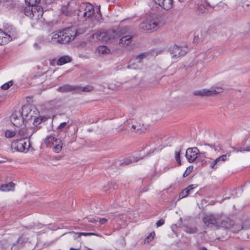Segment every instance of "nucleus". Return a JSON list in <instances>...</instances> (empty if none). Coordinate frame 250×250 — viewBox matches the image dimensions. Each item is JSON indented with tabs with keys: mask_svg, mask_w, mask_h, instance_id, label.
I'll return each instance as SVG.
<instances>
[{
	"mask_svg": "<svg viewBox=\"0 0 250 250\" xmlns=\"http://www.w3.org/2000/svg\"><path fill=\"white\" fill-rule=\"evenodd\" d=\"M76 32L72 28H65L53 33L47 37L49 42L53 44L57 43H66L75 39Z\"/></svg>",
	"mask_w": 250,
	"mask_h": 250,
	"instance_id": "f257e3e1",
	"label": "nucleus"
},
{
	"mask_svg": "<svg viewBox=\"0 0 250 250\" xmlns=\"http://www.w3.org/2000/svg\"><path fill=\"white\" fill-rule=\"evenodd\" d=\"M95 8L92 4L89 2H83L78 7L76 14L78 19L81 21L92 18L95 14Z\"/></svg>",
	"mask_w": 250,
	"mask_h": 250,
	"instance_id": "f03ea898",
	"label": "nucleus"
},
{
	"mask_svg": "<svg viewBox=\"0 0 250 250\" xmlns=\"http://www.w3.org/2000/svg\"><path fill=\"white\" fill-rule=\"evenodd\" d=\"M118 33L114 30L101 29L92 35L93 38L103 42H107L110 40L117 38Z\"/></svg>",
	"mask_w": 250,
	"mask_h": 250,
	"instance_id": "7ed1b4c3",
	"label": "nucleus"
},
{
	"mask_svg": "<svg viewBox=\"0 0 250 250\" xmlns=\"http://www.w3.org/2000/svg\"><path fill=\"white\" fill-rule=\"evenodd\" d=\"M223 92V88L219 86H212L209 89L204 88L197 90L193 92L194 96L200 97H209L216 95Z\"/></svg>",
	"mask_w": 250,
	"mask_h": 250,
	"instance_id": "20e7f679",
	"label": "nucleus"
},
{
	"mask_svg": "<svg viewBox=\"0 0 250 250\" xmlns=\"http://www.w3.org/2000/svg\"><path fill=\"white\" fill-rule=\"evenodd\" d=\"M17 33L16 29L11 27V30L8 31V32H5L0 29V45H4L13 39L17 38Z\"/></svg>",
	"mask_w": 250,
	"mask_h": 250,
	"instance_id": "39448f33",
	"label": "nucleus"
},
{
	"mask_svg": "<svg viewBox=\"0 0 250 250\" xmlns=\"http://www.w3.org/2000/svg\"><path fill=\"white\" fill-rule=\"evenodd\" d=\"M220 215L209 214L206 215L203 219L205 224L211 229H219V221Z\"/></svg>",
	"mask_w": 250,
	"mask_h": 250,
	"instance_id": "423d86ee",
	"label": "nucleus"
},
{
	"mask_svg": "<svg viewBox=\"0 0 250 250\" xmlns=\"http://www.w3.org/2000/svg\"><path fill=\"white\" fill-rule=\"evenodd\" d=\"M25 7L24 12L25 15L35 20H39L43 14L42 9L40 7L27 5Z\"/></svg>",
	"mask_w": 250,
	"mask_h": 250,
	"instance_id": "0eeeda50",
	"label": "nucleus"
},
{
	"mask_svg": "<svg viewBox=\"0 0 250 250\" xmlns=\"http://www.w3.org/2000/svg\"><path fill=\"white\" fill-rule=\"evenodd\" d=\"M11 149L13 151L27 152L30 149L33 150L30 142H12Z\"/></svg>",
	"mask_w": 250,
	"mask_h": 250,
	"instance_id": "6e6552de",
	"label": "nucleus"
},
{
	"mask_svg": "<svg viewBox=\"0 0 250 250\" xmlns=\"http://www.w3.org/2000/svg\"><path fill=\"white\" fill-rule=\"evenodd\" d=\"M38 114L39 112L35 107H32L29 105L23 106L22 107L21 115L25 120H31Z\"/></svg>",
	"mask_w": 250,
	"mask_h": 250,
	"instance_id": "1a4fd4ad",
	"label": "nucleus"
},
{
	"mask_svg": "<svg viewBox=\"0 0 250 250\" xmlns=\"http://www.w3.org/2000/svg\"><path fill=\"white\" fill-rule=\"evenodd\" d=\"M125 125L127 126L126 130L134 132L138 134L145 132L146 129V127L144 126V124L141 122H135L134 123L131 122V123H128Z\"/></svg>",
	"mask_w": 250,
	"mask_h": 250,
	"instance_id": "9d476101",
	"label": "nucleus"
},
{
	"mask_svg": "<svg viewBox=\"0 0 250 250\" xmlns=\"http://www.w3.org/2000/svg\"><path fill=\"white\" fill-rule=\"evenodd\" d=\"M188 51V49L185 46L174 45L169 48L171 58L175 59L185 55Z\"/></svg>",
	"mask_w": 250,
	"mask_h": 250,
	"instance_id": "9b49d317",
	"label": "nucleus"
},
{
	"mask_svg": "<svg viewBox=\"0 0 250 250\" xmlns=\"http://www.w3.org/2000/svg\"><path fill=\"white\" fill-rule=\"evenodd\" d=\"M149 54L148 52H144L137 55L135 59L129 62L128 67L133 69L140 68L141 66V60L148 57Z\"/></svg>",
	"mask_w": 250,
	"mask_h": 250,
	"instance_id": "f8f14e48",
	"label": "nucleus"
},
{
	"mask_svg": "<svg viewBox=\"0 0 250 250\" xmlns=\"http://www.w3.org/2000/svg\"><path fill=\"white\" fill-rule=\"evenodd\" d=\"M158 27V23L154 20L145 21L142 22L139 28L144 31H151L156 30Z\"/></svg>",
	"mask_w": 250,
	"mask_h": 250,
	"instance_id": "ddd939ff",
	"label": "nucleus"
},
{
	"mask_svg": "<svg viewBox=\"0 0 250 250\" xmlns=\"http://www.w3.org/2000/svg\"><path fill=\"white\" fill-rule=\"evenodd\" d=\"M219 221V228H223L226 229H229L232 228L234 225L233 221L230 218L220 215Z\"/></svg>",
	"mask_w": 250,
	"mask_h": 250,
	"instance_id": "4468645a",
	"label": "nucleus"
},
{
	"mask_svg": "<svg viewBox=\"0 0 250 250\" xmlns=\"http://www.w3.org/2000/svg\"><path fill=\"white\" fill-rule=\"evenodd\" d=\"M199 151L196 147L188 148L186 151V157L189 163H192L197 158Z\"/></svg>",
	"mask_w": 250,
	"mask_h": 250,
	"instance_id": "2eb2a0df",
	"label": "nucleus"
},
{
	"mask_svg": "<svg viewBox=\"0 0 250 250\" xmlns=\"http://www.w3.org/2000/svg\"><path fill=\"white\" fill-rule=\"evenodd\" d=\"M75 5V3L73 1H71L68 2L66 5L62 6L61 8V12L62 14L65 16L71 15L75 11L73 9V6Z\"/></svg>",
	"mask_w": 250,
	"mask_h": 250,
	"instance_id": "dca6fc26",
	"label": "nucleus"
},
{
	"mask_svg": "<svg viewBox=\"0 0 250 250\" xmlns=\"http://www.w3.org/2000/svg\"><path fill=\"white\" fill-rule=\"evenodd\" d=\"M24 118L20 113L18 115L17 113H13L10 117V121L16 127H20L24 123Z\"/></svg>",
	"mask_w": 250,
	"mask_h": 250,
	"instance_id": "f3484780",
	"label": "nucleus"
},
{
	"mask_svg": "<svg viewBox=\"0 0 250 250\" xmlns=\"http://www.w3.org/2000/svg\"><path fill=\"white\" fill-rule=\"evenodd\" d=\"M153 1L166 10L170 9L173 6V0H153Z\"/></svg>",
	"mask_w": 250,
	"mask_h": 250,
	"instance_id": "a211bd4d",
	"label": "nucleus"
},
{
	"mask_svg": "<svg viewBox=\"0 0 250 250\" xmlns=\"http://www.w3.org/2000/svg\"><path fill=\"white\" fill-rule=\"evenodd\" d=\"M32 133L33 129L32 128H22L19 132V135L21 137L19 141L30 139Z\"/></svg>",
	"mask_w": 250,
	"mask_h": 250,
	"instance_id": "6ab92c4d",
	"label": "nucleus"
},
{
	"mask_svg": "<svg viewBox=\"0 0 250 250\" xmlns=\"http://www.w3.org/2000/svg\"><path fill=\"white\" fill-rule=\"evenodd\" d=\"M210 5L207 0H202L201 2L197 3L196 10L199 13L203 14L206 13Z\"/></svg>",
	"mask_w": 250,
	"mask_h": 250,
	"instance_id": "aec40b11",
	"label": "nucleus"
},
{
	"mask_svg": "<svg viewBox=\"0 0 250 250\" xmlns=\"http://www.w3.org/2000/svg\"><path fill=\"white\" fill-rule=\"evenodd\" d=\"M47 146L52 148V150L55 153H59L62 148V142H46Z\"/></svg>",
	"mask_w": 250,
	"mask_h": 250,
	"instance_id": "412c9836",
	"label": "nucleus"
},
{
	"mask_svg": "<svg viewBox=\"0 0 250 250\" xmlns=\"http://www.w3.org/2000/svg\"><path fill=\"white\" fill-rule=\"evenodd\" d=\"M227 159V156L226 155H223L213 161H211L209 163L210 167L212 169H216L218 168V166H220L222 162L226 161Z\"/></svg>",
	"mask_w": 250,
	"mask_h": 250,
	"instance_id": "4be33fe9",
	"label": "nucleus"
},
{
	"mask_svg": "<svg viewBox=\"0 0 250 250\" xmlns=\"http://www.w3.org/2000/svg\"><path fill=\"white\" fill-rule=\"evenodd\" d=\"M94 87L91 85H87L84 86H76V93H81L82 92H90L93 90Z\"/></svg>",
	"mask_w": 250,
	"mask_h": 250,
	"instance_id": "5701e85b",
	"label": "nucleus"
},
{
	"mask_svg": "<svg viewBox=\"0 0 250 250\" xmlns=\"http://www.w3.org/2000/svg\"><path fill=\"white\" fill-rule=\"evenodd\" d=\"M58 91L60 92H68L74 91L76 93V86L65 84L58 87Z\"/></svg>",
	"mask_w": 250,
	"mask_h": 250,
	"instance_id": "b1692460",
	"label": "nucleus"
},
{
	"mask_svg": "<svg viewBox=\"0 0 250 250\" xmlns=\"http://www.w3.org/2000/svg\"><path fill=\"white\" fill-rule=\"evenodd\" d=\"M15 186L13 182H10L6 184L1 185L0 187V190L3 191H8L12 190Z\"/></svg>",
	"mask_w": 250,
	"mask_h": 250,
	"instance_id": "393cba45",
	"label": "nucleus"
},
{
	"mask_svg": "<svg viewBox=\"0 0 250 250\" xmlns=\"http://www.w3.org/2000/svg\"><path fill=\"white\" fill-rule=\"evenodd\" d=\"M132 41V37L130 36H126L122 37L120 40V44L123 45H129Z\"/></svg>",
	"mask_w": 250,
	"mask_h": 250,
	"instance_id": "a878e982",
	"label": "nucleus"
},
{
	"mask_svg": "<svg viewBox=\"0 0 250 250\" xmlns=\"http://www.w3.org/2000/svg\"><path fill=\"white\" fill-rule=\"evenodd\" d=\"M71 59L68 56H63L61 57L57 61V64L62 65L63 64L70 62Z\"/></svg>",
	"mask_w": 250,
	"mask_h": 250,
	"instance_id": "bb28decb",
	"label": "nucleus"
},
{
	"mask_svg": "<svg viewBox=\"0 0 250 250\" xmlns=\"http://www.w3.org/2000/svg\"><path fill=\"white\" fill-rule=\"evenodd\" d=\"M38 115H36V117H34L33 119V125L35 126L38 127L42 122L45 121L46 120V118L42 117H37Z\"/></svg>",
	"mask_w": 250,
	"mask_h": 250,
	"instance_id": "cd10ccee",
	"label": "nucleus"
},
{
	"mask_svg": "<svg viewBox=\"0 0 250 250\" xmlns=\"http://www.w3.org/2000/svg\"><path fill=\"white\" fill-rule=\"evenodd\" d=\"M98 53L100 55H104L108 54L110 50L105 46H100L97 48Z\"/></svg>",
	"mask_w": 250,
	"mask_h": 250,
	"instance_id": "c85d7f7f",
	"label": "nucleus"
},
{
	"mask_svg": "<svg viewBox=\"0 0 250 250\" xmlns=\"http://www.w3.org/2000/svg\"><path fill=\"white\" fill-rule=\"evenodd\" d=\"M47 42H49L48 41L47 39H46V40L41 39V40H39L38 41V42H36L34 44V46L35 48H36L37 49H39L41 48L42 45L44 44Z\"/></svg>",
	"mask_w": 250,
	"mask_h": 250,
	"instance_id": "c756f323",
	"label": "nucleus"
},
{
	"mask_svg": "<svg viewBox=\"0 0 250 250\" xmlns=\"http://www.w3.org/2000/svg\"><path fill=\"white\" fill-rule=\"evenodd\" d=\"M139 160V159L137 157H130L126 158L124 160V164L125 165H129L134 162H137Z\"/></svg>",
	"mask_w": 250,
	"mask_h": 250,
	"instance_id": "7c9ffc66",
	"label": "nucleus"
},
{
	"mask_svg": "<svg viewBox=\"0 0 250 250\" xmlns=\"http://www.w3.org/2000/svg\"><path fill=\"white\" fill-rule=\"evenodd\" d=\"M67 122H63L60 124L57 127V129L58 131H62L65 129H68L70 127V125H67Z\"/></svg>",
	"mask_w": 250,
	"mask_h": 250,
	"instance_id": "2f4dec72",
	"label": "nucleus"
},
{
	"mask_svg": "<svg viewBox=\"0 0 250 250\" xmlns=\"http://www.w3.org/2000/svg\"><path fill=\"white\" fill-rule=\"evenodd\" d=\"M41 0H25L27 5L36 7L37 4L40 2Z\"/></svg>",
	"mask_w": 250,
	"mask_h": 250,
	"instance_id": "473e14b6",
	"label": "nucleus"
},
{
	"mask_svg": "<svg viewBox=\"0 0 250 250\" xmlns=\"http://www.w3.org/2000/svg\"><path fill=\"white\" fill-rule=\"evenodd\" d=\"M197 229L195 227L187 226L185 227V231L189 234L195 233L197 232Z\"/></svg>",
	"mask_w": 250,
	"mask_h": 250,
	"instance_id": "72a5a7b5",
	"label": "nucleus"
},
{
	"mask_svg": "<svg viewBox=\"0 0 250 250\" xmlns=\"http://www.w3.org/2000/svg\"><path fill=\"white\" fill-rule=\"evenodd\" d=\"M155 235V233L154 231H152L150 233L148 236H147L145 239V243H149L151 242L153 239Z\"/></svg>",
	"mask_w": 250,
	"mask_h": 250,
	"instance_id": "f704fd0d",
	"label": "nucleus"
},
{
	"mask_svg": "<svg viewBox=\"0 0 250 250\" xmlns=\"http://www.w3.org/2000/svg\"><path fill=\"white\" fill-rule=\"evenodd\" d=\"M16 133L14 131L10 130H7L5 132V137L7 138H11L15 135Z\"/></svg>",
	"mask_w": 250,
	"mask_h": 250,
	"instance_id": "c9c22d12",
	"label": "nucleus"
},
{
	"mask_svg": "<svg viewBox=\"0 0 250 250\" xmlns=\"http://www.w3.org/2000/svg\"><path fill=\"white\" fill-rule=\"evenodd\" d=\"M13 84V82L12 81H9L7 83L3 84L1 85V88L4 90L8 89L11 86H12Z\"/></svg>",
	"mask_w": 250,
	"mask_h": 250,
	"instance_id": "e433bc0d",
	"label": "nucleus"
},
{
	"mask_svg": "<svg viewBox=\"0 0 250 250\" xmlns=\"http://www.w3.org/2000/svg\"><path fill=\"white\" fill-rule=\"evenodd\" d=\"M190 194L188 191V189L187 190L186 188L184 189L180 194L179 196L180 198H184L188 196Z\"/></svg>",
	"mask_w": 250,
	"mask_h": 250,
	"instance_id": "4c0bfd02",
	"label": "nucleus"
},
{
	"mask_svg": "<svg viewBox=\"0 0 250 250\" xmlns=\"http://www.w3.org/2000/svg\"><path fill=\"white\" fill-rule=\"evenodd\" d=\"M193 168V167L192 166H190V167H187L186 171H185V172L183 174V176L186 177L192 171Z\"/></svg>",
	"mask_w": 250,
	"mask_h": 250,
	"instance_id": "58836bf2",
	"label": "nucleus"
},
{
	"mask_svg": "<svg viewBox=\"0 0 250 250\" xmlns=\"http://www.w3.org/2000/svg\"><path fill=\"white\" fill-rule=\"evenodd\" d=\"M152 139H155L157 141L159 140H163V139H167V138H165L163 135H161L160 133H158L155 135L153 137H152Z\"/></svg>",
	"mask_w": 250,
	"mask_h": 250,
	"instance_id": "ea45409f",
	"label": "nucleus"
},
{
	"mask_svg": "<svg viewBox=\"0 0 250 250\" xmlns=\"http://www.w3.org/2000/svg\"><path fill=\"white\" fill-rule=\"evenodd\" d=\"M175 157L177 163L181 164L180 161V151H176L175 152Z\"/></svg>",
	"mask_w": 250,
	"mask_h": 250,
	"instance_id": "a19ab883",
	"label": "nucleus"
},
{
	"mask_svg": "<svg viewBox=\"0 0 250 250\" xmlns=\"http://www.w3.org/2000/svg\"><path fill=\"white\" fill-rule=\"evenodd\" d=\"M78 234L79 235V237H80L81 235H84L85 236H90V235H98L95 233H92V232H80L78 233Z\"/></svg>",
	"mask_w": 250,
	"mask_h": 250,
	"instance_id": "79ce46f5",
	"label": "nucleus"
},
{
	"mask_svg": "<svg viewBox=\"0 0 250 250\" xmlns=\"http://www.w3.org/2000/svg\"><path fill=\"white\" fill-rule=\"evenodd\" d=\"M164 223H165V220L163 219H161L156 222V225L157 227H160L163 226L164 224Z\"/></svg>",
	"mask_w": 250,
	"mask_h": 250,
	"instance_id": "37998d69",
	"label": "nucleus"
},
{
	"mask_svg": "<svg viewBox=\"0 0 250 250\" xmlns=\"http://www.w3.org/2000/svg\"><path fill=\"white\" fill-rule=\"evenodd\" d=\"M196 186L195 185H190L188 186L187 188H186L187 190L188 189V191L190 193L191 190L196 188Z\"/></svg>",
	"mask_w": 250,
	"mask_h": 250,
	"instance_id": "c03bdc74",
	"label": "nucleus"
},
{
	"mask_svg": "<svg viewBox=\"0 0 250 250\" xmlns=\"http://www.w3.org/2000/svg\"><path fill=\"white\" fill-rule=\"evenodd\" d=\"M87 220L88 222L92 223H96L98 221V219L95 218H88Z\"/></svg>",
	"mask_w": 250,
	"mask_h": 250,
	"instance_id": "a18cd8bd",
	"label": "nucleus"
},
{
	"mask_svg": "<svg viewBox=\"0 0 250 250\" xmlns=\"http://www.w3.org/2000/svg\"><path fill=\"white\" fill-rule=\"evenodd\" d=\"M107 219L105 218H102L99 219V223L101 225H104L107 222Z\"/></svg>",
	"mask_w": 250,
	"mask_h": 250,
	"instance_id": "49530a36",
	"label": "nucleus"
},
{
	"mask_svg": "<svg viewBox=\"0 0 250 250\" xmlns=\"http://www.w3.org/2000/svg\"><path fill=\"white\" fill-rule=\"evenodd\" d=\"M164 147L165 146H162L160 145L159 147L155 148L153 150V151L158 152V151L162 150Z\"/></svg>",
	"mask_w": 250,
	"mask_h": 250,
	"instance_id": "de8ad7c7",
	"label": "nucleus"
},
{
	"mask_svg": "<svg viewBox=\"0 0 250 250\" xmlns=\"http://www.w3.org/2000/svg\"><path fill=\"white\" fill-rule=\"evenodd\" d=\"M250 146H247L246 148L243 147L240 148V151H250Z\"/></svg>",
	"mask_w": 250,
	"mask_h": 250,
	"instance_id": "09e8293b",
	"label": "nucleus"
},
{
	"mask_svg": "<svg viewBox=\"0 0 250 250\" xmlns=\"http://www.w3.org/2000/svg\"><path fill=\"white\" fill-rule=\"evenodd\" d=\"M96 10H97L96 12H97V14L100 15V6L97 7Z\"/></svg>",
	"mask_w": 250,
	"mask_h": 250,
	"instance_id": "8fccbe9b",
	"label": "nucleus"
},
{
	"mask_svg": "<svg viewBox=\"0 0 250 250\" xmlns=\"http://www.w3.org/2000/svg\"><path fill=\"white\" fill-rule=\"evenodd\" d=\"M198 250H208L206 247H202L198 248Z\"/></svg>",
	"mask_w": 250,
	"mask_h": 250,
	"instance_id": "3c124183",
	"label": "nucleus"
},
{
	"mask_svg": "<svg viewBox=\"0 0 250 250\" xmlns=\"http://www.w3.org/2000/svg\"><path fill=\"white\" fill-rule=\"evenodd\" d=\"M112 186L113 188H114V189H116V188H118V186L116 185V184H114V185H113Z\"/></svg>",
	"mask_w": 250,
	"mask_h": 250,
	"instance_id": "603ef678",
	"label": "nucleus"
},
{
	"mask_svg": "<svg viewBox=\"0 0 250 250\" xmlns=\"http://www.w3.org/2000/svg\"><path fill=\"white\" fill-rule=\"evenodd\" d=\"M168 169V168L167 167H165V168H164V170H163V171H162V172H166V171H167Z\"/></svg>",
	"mask_w": 250,
	"mask_h": 250,
	"instance_id": "864d4df0",
	"label": "nucleus"
},
{
	"mask_svg": "<svg viewBox=\"0 0 250 250\" xmlns=\"http://www.w3.org/2000/svg\"><path fill=\"white\" fill-rule=\"evenodd\" d=\"M129 123V122L125 123H124V124H127V123ZM125 126V128L126 129V126H126V125H124L123 127H124ZM122 128H123V127H120V129H122Z\"/></svg>",
	"mask_w": 250,
	"mask_h": 250,
	"instance_id": "5fc2aeb1",
	"label": "nucleus"
},
{
	"mask_svg": "<svg viewBox=\"0 0 250 250\" xmlns=\"http://www.w3.org/2000/svg\"><path fill=\"white\" fill-rule=\"evenodd\" d=\"M62 158V157L61 156H57L55 157V159L56 160H60Z\"/></svg>",
	"mask_w": 250,
	"mask_h": 250,
	"instance_id": "6e6d98bb",
	"label": "nucleus"
},
{
	"mask_svg": "<svg viewBox=\"0 0 250 250\" xmlns=\"http://www.w3.org/2000/svg\"><path fill=\"white\" fill-rule=\"evenodd\" d=\"M198 39V36H195L194 38V41H195Z\"/></svg>",
	"mask_w": 250,
	"mask_h": 250,
	"instance_id": "4d7b16f0",
	"label": "nucleus"
},
{
	"mask_svg": "<svg viewBox=\"0 0 250 250\" xmlns=\"http://www.w3.org/2000/svg\"><path fill=\"white\" fill-rule=\"evenodd\" d=\"M156 175V172L155 171L154 173L152 175V177H154Z\"/></svg>",
	"mask_w": 250,
	"mask_h": 250,
	"instance_id": "13d9d810",
	"label": "nucleus"
},
{
	"mask_svg": "<svg viewBox=\"0 0 250 250\" xmlns=\"http://www.w3.org/2000/svg\"><path fill=\"white\" fill-rule=\"evenodd\" d=\"M70 250H77V249H76L73 248H71L70 249Z\"/></svg>",
	"mask_w": 250,
	"mask_h": 250,
	"instance_id": "bf43d9fd",
	"label": "nucleus"
},
{
	"mask_svg": "<svg viewBox=\"0 0 250 250\" xmlns=\"http://www.w3.org/2000/svg\"><path fill=\"white\" fill-rule=\"evenodd\" d=\"M50 138H51V137H49L47 138L46 139H49Z\"/></svg>",
	"mask_w": 250,
	"mask_h": 250,
	"instance_id": "052dcab7",
	"label": "nucleus"
}]
</instances>
